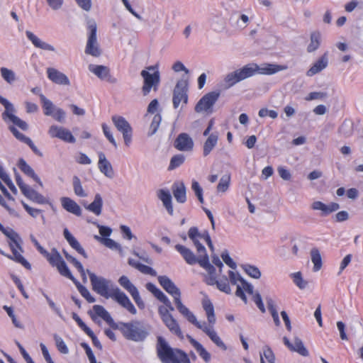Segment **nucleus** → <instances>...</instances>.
I'll return each mask as SVG.
<instances>
[{"label":"nucleus","mask_w":363,"mask_h":363,"mask_svg":"<svg viewBox=\"0 0 363 363\" xmlns=\"http://www.w3.org/2000/svg\"><path fill=\"white\" fill-rule=\"evenodd\" d=\"M63 235L69 245L75 250L79 254L82 255L84 258H87L88 255L84 248L81 246L78 240L70 233L67 228L63 230Z\"/></svg>","instance_id":"obj_21"},{"label":"nucleus","mask_w":363,"mask_h":363,"mask_svg":"<svg viewBox=\"0 0 363 363\" xmlns=\"http://www.w3.org/2000/svg\"><path fill=\"white\" fill-rule=\"evenodd\" d=\"M7 238H9L11 242L21 252H23V249L21 246V243L22 242V240L19 235L15 232L13 229H6L4 228V230H1Z\"/></svg>","instance_id":"obj_32"},{"label":"nucleus","mask_w":363,"mask_h":363,"mask_svg":"<svg viewBox=\"0 0 363 363\" xmlns=\"http://www.w3.org/2000/svg\"><path fill=\"white\" fill-rule=\"evenodd\" d=\"M13 124L19 127L23 130H26L28 128V125L24 121L21 120L15 115L10 116V120Z\"/></svg>","instance_id":"obj_57"},{"label":"nucleus","mask_w":363,"mask_h":363,"mask_svg":"<svg viewBox=\"0 0 363 363\" xmlns=\"http://www.w3.org/2000/svg\"><path fill=\"white\" fill-rule=\"evenodd\" d=\"M265 299L267 301L268 310L269 311V312L272 316L274 324L277 326H279L281 325V322H280V320L279 318V314H278L277 310L275 304H274V301L272 300V298L268 297V296L266 297Z\"/></svg>","instance_id":"obj_39"},{"label":"nucleus","mask_w":363,"mask_h":363,"mask_svg":"<svg viewBox=\"0 0 363 363\" xmlns=\"http://www.w3.org/2000/svg\"><path fill=\"white\" fill-rule=\"evenodd\" d=\"M242 268L250 277L252 278L259 279L261 277L259 269L255 266L244 264L242 266Z\"/></svg>","instance_id":"obj_48"},{"label":"nucleus","mask_w":363,"mask_h":363,"mask_svg":"<svg viewBox=\"0 0 363 363\" xmlns=\"http://www.w3.org/2000/svg\"><path fill=\"white\" fill-rule=\"evenodd\" d=\"M197 328L202 330L218 347L223 350L227 349L225 345L217 335L216 332L208 327L206 323L203 324L201 323Z\"/></svg>","instance_id":"obj_22"},{"label":"nucleus","mask_w":363,"mask_h":363,"mask_svg":"<svg viewBox=\"0 0 363 363\" xmlns=\"http://www.w3.org/2000/svg\"><path fill=\"white\" fill-rule=\"evenodd\" d=\"M77 289L79 290L81 295L89 302V303H94L96 299L94 296H92L89 290L84 286H82L77 280V282L74 283Z\"/></svg>","instance_id":"obj_45"},{"label":"nucleus","mask_w":363,"mask_h":363,"mask_svg":"<svg viewBox=\"0 0 363 363\" xmlns=\"http://www.w3.org/2000/svg\"><path fill=\"white\" fill-rule=\"evenodd\" d=\"M43 256L52 267H56L63 259L56 248H52L50 252L47 251Z\"/></svg>","instance_id":"obj_35"},{"label":"nucleus","mask_w":363,"mask_h":363,"mask_svg":"<svg viewBox=\"0 0 363 363\" xmlns=\"http://www.w3.org/2000/svg\"><path fill=\"white\" fill-rule=\"evenodd\" d=\"M25 196H26L28 199L43 204L48 202L47 199L42 194L34 190L33 189L28 186L23 192L22 193Z\"/></svg>","instance_id":"obj_30"},{"label":"nucleus","mask_w":363,"mask_h":363,"mask_svg":"<svg viewBox=\"0 0 363 363\" xmlns=\"http://www.w3.org/2000/svg\"><path fill=\"white\" fill-rule=\"evenodd\" d=\"M54 340L55 341V344H56V346H57L58 350L61 353L67 354L69 352V350H68L66 344L62 339V337H60V336H58L57 335L55 334V335H54Z\"/></svg>","instance_id":"obj_53"},{"label":"nucleus","mask_w":363,"mask_h":363,"mask_svg":"<svg viewBox=\"0 0 363 363\" xmlns=\"http://www.w3.org/2000/svg\"><path fill=\"white\" fill-rule=\"evenodd\" d=\"M18 167L25 174L31 177L35 182L38 183L40 186H43V183L38 176L35 173L32 167L28 165L23 159L19 160Z\"/></svg>","instance_id":"obj_29"},{"label":"nucleus","mask_w":363,"mask_h":363,"mask_svg":"<svg viewBox=\"0 0 363 363\" xmlns=\"http://www.w3.org/2000/svg\"><path fill=\"white\" fill-rule=\"evenodd\" d=\"M185 160V157L182 154L174 155L170 160L168 170H172L182 165Z\"/></svg>","instance_id":"obj_49"},{"label":"nucleus","mask_w":363,"mask_h":363,"mask_svg":"<svg viewBox=\"0 0 363 363\" xmlns=\"http://www.w3.org/2000/svg\"><path fill=\"white\" fill-rule=\"evenodd\" d=\"M40 101L44 110V114L46 116H51L54 110L56 108L52 102L48 99L43 94H40Z\"/></svg>","instance_id":"obj_42"},{"label":"nucleus","mask_w":363,"mask_h":363,"mask_svg":"<svg viewBox=\"0 0 363 363\" xmlns=\"http://www.w3.org/2000/svg\"><path fill=\"white\" fill-rule=\"evenodd\" d=\"M117 326L116 330H119L127 340L135 342L143 341L149 334L148 329L138 320L130 323L120 322Z\"/></svg>","instance_id":"obj_3"},{"label":"nucleus","mask_w":363,"mask_h":363,"mask_svg":"<svg viewBox=\"0 0 363 363\" xmlns=\"http://www.w3.org/2000/svg\"><path fill=\"white\" fill-rule=\"evenodd\" d=\"M175 249L182 255L184 260L189 264L193 265L198 263L208 272L211 274L214 272L215 267L209 262L208 255H205V256L199 255V256L196 257L190 249L179 244L175 245Z\"/></svg>","instance_id":"obj_4"},{"label":"nucleus","mask_w":363,"mask_h":363,"mask_svg":"<svg viewBox=\"0 0 363 363\" xmlns=\"http://www.w3.org/2000/svg\"><path fill=\"white\" fill-rule=\"evenodd\" d=\"M72 185L74 194L79 197H86L87 193L84 190L80 179L77 176L72 178Z\"/></svg>","instance_id":"obj_43"},{"label":"nucleus","mask_w":363,"mask_h":363,"mask_svg":"<svg viewBox=\"0 0 363 363\" xmlns=\"http://www.w3.org/2000/svg\"><path fill=\"white\" fill-rule=\"evenodd\" d=\"M9 246L12 251L13 255H6L4 251L0 250V253L3 255L6 256L8 258L15 260L16 262L21 264L27 269H30V264L16 250L14 245L9 242Z\"/></svg>","instance_id":"obj_27"},{"label":"nucleus","mask_w":363,"mask_h":363,"mask_svg":"<svg viewBox=\"0 0 363 363\" xmlns=\"http://www.w3.org/2000/svg\"><path fill=\"white\" fill-rule=\"evenodd\" d=\"M0 178L6 183V184L8 186V187L10 189V190L13 194L17 193V189H16V186H14L12 181L11 180L9 176L4 171L3 167L1 164H0Z\"/></svg>","instance_id":"obj_46"},{"label":"nucleus","mask_w":363,"mask_h":363,"mask_svg":"<svg viewBox=\"0 0 363 363\" xmlns=\"http://www.w3.org/2000/svg\"><path fill=\"white\" fill-rule=\"evenodd\" d=\"M26 35L28 39L33 43V45L35 48L44 50L55 51V48L52 45L43 41L31 31L26 30Z\"/></svg>","instance_id":"obj_25"},{"label":"nucleus","mask_w":363,"mask_h":363,"mask_svg":"<svg viewBox=\"0 0 363 363\" xmlns=\"http://www.w3.org/2000/svg\"><path fill=\"white\" fill-rule=\"evenodd\" d=\"M285 69H286V67L282 65L265 63L259 66L257 64L252 63L228 74L224 81L227 84L226 87L229 88L236 83L253 76L257 72L262 74H273Z\"/></svg>","instance_id":"obj_1"},{"label":"nucleus","mask_w":363,"mask_h":363,"mask_svg":"<svg viewBox=\"0 0 363 363\" xmlns=\"http://www.w3.org/2000/svg\"><path fill=\"white\" fill-rule=\"evenodd\" d=\"M157 196L160 200L162 201L163 206L167 211L169 215H173V206L172 202V195L167 189H159L157 191Z\"/></svg>","instance_id":"obj_20"},{"label":"nucleus","mask_w":363,"mask_h":363,"mask_svg":"<svg viewBox=\"0 0 363 363\" xmlns=\"http://www.w3.org/2000/svg\"><path fill=\"white\" fill-rule=\"evenodd\" d=\"M174 145L179 151H191L194 142L188 134L181 133L176 138Z\"/></svg>","instance_id":"obj_15"},{"label":"nucleus","mask_w":363,"mask_h":363,"mask_svg":"<svg viewBox=\"0 0 363 363\" xmlns=\"http://www.w3.org/2000/svg\"><path fill=\"white\" fill-rule=\"evenodd\" d=\"M118 283L128 291L130 294L137 289V288L130 282L128 277L123 275L118 279Z\"/></svg>","instance_id":"obj_47"},{"label":"nucleus","mask_w":363,"mask_h":363,"mask_svg":"<svg viewBox=\"0 0 363 363\" xmlns=\"http://www.w3.org/2000/svg\"><path fill=\"white\" fill-rule=\"evenodd\" d=\"M1 77L9 84L13 83L16 80V76L13 71L6 67H1L0 69Z\"/></svg>","instance_id":"obj_51"},{"label":"nucleus","mask_w":363,"mask_h":363,"mask_svg":"<svg viewBox=\"0 0 363 363\" xmlns=\"http://www.w3.org/2000/svg\"><path fill=\"white\" fill-rule=\"evenodd\" d=\"M252 300L257 305V308L260 310L262 313H265L266 310L262 302V299L259 293L256 292L253 294Z\"/></svg>","instance_id":"obj_60"},{"label":"nucleus","mask_w":363,"mask_h":363,"mask_svg":"<svg viewBox=\"0 0 363 363\" xmlns=\"http://www.w3.org/2000/svg\"><path fill=\"white\" fill-rule=\"evenodd\" d=\"M102 129H103V132L105 135V136L106 137V138L108 140V141L114 146V147H117V144H116V142L114 139V138L113 137V135L111 134V131H110V129L108 127V125L106 124V123H103L102 124Z\"/></svg>","instance_id":"obj_62"},{"label":"nucleus","mask_w":363,"mask_h":363,"mask_svg":"<svg viewBox=\"0 0 363 363\" xmlns=\"http://www.w3.org/2000/svg\"><path fill=\"white\" fill-rule=\"evenodd\" d=\"M138 270L144 274H149L152 277L157 275L156 271L149 266L141 264L140 265H138Z\"/></svg>","instance_id":"obj_63"},{"label":"nucleus","mask_w":363,"mask_h":363,"mask_svg":"<svg viewBox=\"0 0 363 363\" xmlns=\"http://www.w3.org/2000/svg\"><path fill=\"white\" fill-rule=\"evenodd\" d=\"M9 130L13 133V135L16 137L18 140L26 143L27 140L29 139L28 137L26 136L23 133H20L14 126H9Z\"/></svg>","instance_id":"obj_61"},{"label":"nucleus","mask_w":363,"mask_h":363,"mask_svg":"<svg viewBox=\"0 0 363 363\" xmlns=\"http://www.w3.org/2000/svg\"><path fill=\"white\" fill-rule=\"evenodd\" d=\"M216 286L220 291H223L227 294H231V289L226 277L224 279L220 280L218 282H216Z\"/></svg>","instance_id":"obj_55"},{"label":"nucleus","mask_w":363,"mask_h":363,"mask_svg":"<svg viewBox=\"0 0 363 363\" xmlns=\"http://www.w3.org/2000/svg\"><path fill=\"white\" fill-rule=\"evenodd\" d=\"M116 129L123 134L125 146L129 147L132 142L133 128L128 121L123 116L114 115L111 118Z\"/></svg>","instance_id":"obj_8"},{"label":"nucleus","mask_w":363,"mask_h":363,"mask_svg":"<svg viewBox=\"0 0 363 363\" xmlns=\"http://www.w3.org/2000/svg\"><path fill=\"white\" fill-rule=\"evenodd\" d=\"M60 202L62 208L67 211L73 213L77 216L82 215V209L80 206L72 199L69 197H62Z\"/></svg>","instance_id":"obj_23"},{"label":"nucleus","mask_w":363,"mask_h":363,"mask_svg":"<svg viewBox=\"0 0 363 363\" xmlns=\"http://www.w3.org/2000/svg\"><path fill=\"white\" fill-rule=\"evenodd\" d=\"M220 96V91H215L205 94L196 104L195 111L201 113L202 111L212 112V107Z\"/></svg>","instance_id":"obj_10"},{"label":"nucleus","mask_w":363,"mask_h":363,"mask_svg":"<svg viewBox=\"0 0 363 363\" xmlns=\"http://www.w3.org/2000/svg\"><path fill=\"white\" fill-rule=\"evenodd\" d=\"M47 74L48 79L53 83L60 85H69L70 84L68 77L55 68L48 67Z\"/></svg>","instance_id":"obj_16"},{"label":"nucleus","mask_w":363,"mask_h":363,"mask_svg":"<svg viewBox=\"0 0 363 363\" xmlns=\"http://www.w3.org/2000/svg\"><path fill=\"white\" fill-rule=\"evenodd\" d=\"M172 193L176 201L184 203L186 201V187L182 182H176L172 186Z\"/></svg>","instance_id":"obj_24"},{"label":"nucleus","mask_w":363,"mask_h":363,"mask_svg":"<svg viewBox=\"0 0 363 363\" xmlns=\"http://www.w3.org/2000/svg\"><path fill=\"white\" fill-rule=\"evenodd\" d=\"M156 350L162 363H191L186 352L180 349L171 347L162 336L157 338Z\"/></svg>","instance_id":"obj_2"},{"label":"nucleus","mask_w":363,"mask_h":363,"mask_svg":"<svg viewBox=\"0 0 363 363\" xmlns=\"http://www.w3.org/2000/svg\"><path fill=\"white\" fill-rule=\"evenodd\" d=\"M48 133L52 138H57L65 142L71 143H75V138L71 132L62 127L55 125H51L48 130Z\"/></svg>","instance_id":"obj_12"},{"label":"nucleus","mask_w":363,"mask_h":363,"mask_svg":"<svg viewBox=\"0 0 363 363\" xmlns=\"http://www.w3.org/2000/svg\"><path fill=\"white\" fill-rule=\"evenodd\" d=\"M86 273L89 276L92 289L106 298H110L112 289L116 288L112 281L103 277H98L89 269L86 270Z\"/></svg>","instance_id":"obj_5"},{"label":"nucleus","mask_w":363,"mask_h":363,"mask_svg":"<svg viewBox=\"0 0 363 363\" xmlns=\"http://www.w3.org/2000/svg\"><path fill=\"white\" fill-rule=\"evenodd\" d=\"M110 298L114 299L123 307L126 304V303L130 301V299L126 294L121 291L118 286H116V289H112Z\"/></svg>","instance_id":"obj_34"},{"label":"nucleus","mask_w":363,"mask_h":363,"mask_svg":"<svg viewBox=\"0 0 363 363\" xmlns=\"http://www.w3.org/2000/svg\"><path fill=\"white\" fill-rule=\"evenodd\" d=\"M158 281L162 288L174 298V301L181 297V291L174 283L167 276H159Z\"/></svg>","instance_id":"obj_14"},{"label":"nucleus","mask_w":363,"mask_h":363,"mask_svg":"<svg viewBox=\"0 0 363 363\" xmlns=\"http://www.w3.org/2000/svg\"><path fill=\"white\" fill-rule=\"evenodd\" d=\"M328 64V53H324L307 71L306 75L308 77H312L323 69H324Z\"/></svg>","instance_id":"obj_19"},{"label":"nucleus","mask_w":363,"mask_h":363,"mask_svg":"<svg viewBox=\"0 0 363 363\" xmlns=\"http://www.w3.org/2000/svg\"><path fill=\"white\" fill-rule=\"evenodd\" d=\"M93 311H89L88 313L91 316L92 320H95V315L101 318L104 321L106 322L107 324L110 325L113 330H116L118 328L116 323L114 322L113 319L111 318L108 312L100 305H94L93 306Z\"/></svg>","instance_id":"obj_11"},{"label":"nucleus","mask_w":363,"mask_h":363,"mask_svg":"<svg viewBox=\"0 0 363 363\" xmlns=\"http://www.w3.org/2000/svg\"><path fill=\"white\" fill-rule=\"evenodd\" d=\"M218 140V136L216 133H212L209 135L208 138L206 140L203 145V156L206 157L210 154L211 150L216 145Z\"/></svg>","instance_id":"obj_33"},{"label":"nucleus","mask_w":363,"mask_h":363,"mask_svg":"<svg viewBox=\"0 0 363 363\" xmlns=\"http://www.w3.org/2000/svg\"><path fill=\"white\" fill-rule=\"evenodd\" d=\"M4 309L6 311L7 314L9 315V316L11 318L12 323H13V325L16 328H23L22 324L16 319V316L14 315L13 308L11 307H9L7 306H4Z\"/></svg>","instance_id":"obj_58"},{"label":"nucleus","mask_w":363,"mask_h":363,"mask_svg":"<svg viewBox=\"0 0 363 363\" xmlns=\"http://www.w3.org/2000/svg\"><path fill=\"white\" fill-rule=\"evenodd\" d=\"M87 28L89 30L88 40L85 49V52L94 57H99L101 55V50L99 47L96 38L97 26L94 20L90 19L87 21Z\"/></svg>","instance_id":"obj_6"},{"label":"nucleus","mask_w":363,"mask_h":363,"mask_svg":"<svg viewBox=\"0 0 363 363\" xmlns=\"http://www.w3.org/2000/svg\"><path fill=\"white\" fill-rule=\"evenodd\" d=\"M177 308L179 312L183 315L191 323L194 324L196 328L201 324L197 320L196 316L191 313L187 307H186L182 302L181 297L174 300Z\"/></svg>","instance_id":"obj_18"},{"label":"nucleus","mask_w":363,"mask_h":363,"mask_svg":"<svg viewBox=\"0 0 363 363\" xmlns=\"http://www.w3.org/2000/svg\"><path fill=\"white\" fill-rule=\"evenodd\" d=\"M230 175L223 176L217 186V191L220 192H225L230 185Z\"/></svg>","instance_id":"obj_52"},{"label":"nucleus","mask_w":363,"mask_h":363,"mask_svg":"<svg viewBox=\"0 0 363 363\" xmlns=\"http://www.w3.org/2000/svg\"><path fill=\"white\" fill-rule=\"evenodd\" d=\"M294 283L301 289H305L308 285V281L304 280L300 272L291 274Z\"/></svg>","instance_id":"obj_50"},{"label":"nucleus","mask_w":363,"mask_h":363,"mask_svg":"<svg viewBox=\"0 0 363 363\" xmlns=\"http://www.w3.org/2000/svg\"><path fill=\"white\" fill-rule=\"evenodd\" d=\"M290 350L296 352L303 357H308L309 355L308 350L305 347L302 340L298 337H294V343Z\"/></svg>","instance_id":"obj_38"},{"label":"nucleus","mask_w":363,"mask_h":363,"mask_svg":"<svg viewBox=\"0 0 363 363\" xmlns=\"http://www.w3.org/2000/svg\"><path fill=\"white\" fill-rule=\"evenodd\" d=\"M83 206L89 211L92 212L96 216H99L101 214L103 207L102 197L99 194H96L94 199L91 203L86 204V203H83Z\"/></svg>","instance_id":"obj_26"},{"label":"nucleus","mask_w":363,"mask_h":363,"mask_svg":"<svg viewBox=\"0 0 363 363\" xmlns=\"http://www.w3.org/2000/svg\"><path fill=\"white\" fill-rule=\"evenodd\" d=\"M221 257L223 262L231 269H235L237 267L235 262L229 256L228 250H225L222 252Z\"/></svg>","instance_id":"obj_59"},{"label":"nucleus","mask_w":363,"mask_h":363,"mask_svg":"<svg viewBox=\"0 0 363 363\" xmlns=\"http://www.w3.org/2000/svg\"><path fill=\"white\" fill-rule=\"evenodd\" d=\"M186 337L189 342L195 348L199 356L204 360V362L206 363L209 362L211 358V354L201 343L194 339L191 336L187 335Z\"/></svg>","instance_id":"obj_28"},{"label":"nucleus","mask_w":363,"mask_h":363,"mask_svg":"<svg viewBox=\"0 0 363 363\" xmlns=\"http://www.w3.org/2000/svg\"><path fill=\"white\" fill-rule=\"evenodd\" d=\"M202 305L204 311H206L208 323L213 325L216 323V317L212 303L210 300L206 299L203 301Z\"/></svg>","instance_id":"obj_36"},{"label":"nucleus","mask_w":363,"mask_h":363,"mask_svg":"<svg viewBox=\"0 0 363 363\" xmlns=\"http://www.w3.org/2000/svg\"><path fill=\"white\" fill-rule=\"evenodd\" d=\"M163 323L172 333L174 334L181 339L184 338V335L181 330L179 325L177 323V321L173 318V316L164 320Z\"/></svg>","instance_id":"obj_31"},{"label":"nucleus","mask_w":363,"mask_h":363,"mask_svg":"<svg viewBox=\"0 0 363 363\" xmlns=\"http://www.w3.org/2000/svg\"><path fill=\"white\" fill-rule=\"evenodd\" d=\"M263 355L267 359L269 363H274L275 362V356L269 346H265L263 351Z\"/></svg>","instance_id":"obj_64"},{"label":"nucleus","mask_w":363,"mask_h":363,"mask_svg":"<svg viewBox=\"0 0 363 363\" xmlns=\"http://www.w3.org/2000/svg\"><path fill=\"white\" fill-rule=\"evenodd\" d=\"M310 255L313 263V270L314 272L319 271L322 267V258L319 250L317 247L312 248Z\"/></svg>","instance_id":"obj_37"},{"label":"nucleus","mask_w":363,"mask_h":363,"mask_svg":"<svg viewBox=\"0 0 363 363\" xmlns=\"http://www.w3.org/2000/svg\"><path fill=\"white\" fill-rule=\"evenodd\" d=\"M102 243L107 247L111 250H116L118 251H121V245L114 241L113 240L108 238H104L102 240Z\"/></svg>","instance_id":"obj_56"},{"label":"nucleus","mask_w":363,"mask_h":363,"mask_svg":"<svg viewBox=\"0 0 363 363\" xmlns=\"http://www.w3.org/2000/svg\"><path fill=\"white\" fill-rule=\"evenodd\" d=\"M89 69L101 80H105L111 84H115L117 82V79L111 75L110 69L106 66L90 65Z\"/></svg>","instance_id":"obj_13"},{"label":"nucleus","mask_w":363,"mask_h":363,"mask_svg":"<svg viewBox=\"0 0 363 363\" xmlns=\"http://www.w3.org/2000/svg\"><path fill=\"white\" fill-rule=\"evenodd\" d=\"M55 267L57 269L59 273L62 276L65 277L69 279L74 283L77 282V279L72 276L70 270L69 269V268L67 266V264H66L65 262L64 261V259H62L60 262V264H57Z\"/></svg>","instance_id":"obj_41"},{"label":"nucleus","mask_w":363,"mask_h":363,"mask_svg":"<svg viewBox=\"0 0 363 363\" xmlns=\"http://www.w3.org/2000/svg\"><path fill=\"white\" fill-rule=\"evenodd\" d=\"M143 78V86L142 87V92L143 96H147L151 89L157 91L160 82V74L158 70L155 71L153 73H150L147 70H142L140 73Z\"/></svg>","instance_id":"obj_7"},{"label":"nucleus","mask_w":363,"mask_h":363,"mask_svg":"<svg viewBox=\"0 0 363 363\" xmlns=\"http://www.w3.org/2000/svg\"><path fill=\"white\" fill-rule=\"evenodd\" d=\"M99 169L106 177L112 179L114 177V171L110 162L106 159L102 152L99 153Z\"/></svg>","instance_id":"obj_17"},{"label":"nucleus","mask_w":363,"mask_h":363,"mask_svg":"<svg viewBox=\"0 0 363 363\" xmlns=\"http://www.w3.org/2000/svg\"><path fill=\"white\" fill-rule=\"evenodd\" d=\"M161 121H162V117L160 114L155 115V116L152 118L150 126V132L149 135H152L156 133V131L157 130V129L160 126Z\"/></svg>","instance_id":"obj_54"},{"label":"nucleus","mask_w":363,"mask_h":363,"mask_svg":"<svg viewBox=\"0 0 363 363\" xmlns=\"http://www.w3.org/2000/svg\"><path fill=\"white\" fill-rule=\"evenodd\" d=\"M0 104H1L5 108V111L2 113L3 119L5 121H6L7 118L10 120V116L13 115V112L15 111L13 104L1 96H0Z\"/></svg>","instance_id":"obj_40"},{"label":"nucleus","mask_w":363,"mask_h":363,"mask_svg":"<svg viewBox=\"0 0 363 363\" xmlns=\"http://www.w3.org/2000/svg\"><path fill=\"white\" fill-rule=\"evenodd\" d=\"M320 35L318 32H313L311 34V43L307 48L308 52L316 50L320 46Z\"/></svg>","instance_id":"obj_44"},{"label":"nucleus","mask_w":363,"mask_h":363,"mask_svg":"<svg viewBox=\"0 0 363 363\" xmlns=\"http://www.w3.org/2000/svg\"><path fill=\"white\" fill-rule=\"evenodd\" d=\"M188 82L185 79L179 80L173 90L172 103L174 108H177L182 102H188Z\"/></svg>","instance_id":"obj_9"}]
</instances>
